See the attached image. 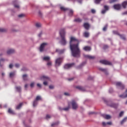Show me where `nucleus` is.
I'll use <instances>...</instances> for the list:
<instances>
[{"label":"nucleus","mask_w":127,"mask_h":127,"mask_svg":"<svg viewBox=\"0 0 127 127\" xmlns=\"http://www.w3.org/2000/svg\"><path fill=\"white\" fill-rule=\"evenodd\" d=\"M80 41L75 37H70L69 41L70 49L73 57H80L81 51L79 47Z\"/></svg>","instance_id":"f257e3e1"},{"label":"nucleus","mask_w":127,"mask_h":127,"mask_svg":"<svg viewBox=\"0 0 127 127\" xmlns=\"http://www.w3.org/2000/svg\"><path fill=\"white\" fill-rule=\"evenodd\" d=\"M64 28L61 29L60 31V35L61 38V43L62 45H66L67 42L65 39V31Z\"/></svg>","instance_id":"f03ea898"},{"label":"nucleus","mask_w":127,"mask_h":127,"mask_svg":"<svg viewBox=\"0 0 127 127\" xmlns=\"http://www.w3.org/2000/svg\"><path fill=\"white\" fill-rule=\"evenodd\" d=\"M41 80L44 81V82H43V84L45 86H47L48 85V82L47 81H49L50 79L49 77L43 75L41 77Z\"/></svg>","instance_id":"7ed1b4c3"},{"label":"nucleus","mask_w":127,"mask_h":127,"mask_svg":"<svg viewBox=\"0 0 127 127\" xmlns=\"http://www.w3.org/2000/svg\"><path fill=\"white\" fill-rule=\"evenodd\" d=\"M61 10L65 11L67 10L68 11V14L69 15H72L73 14V11L72 9H69L68 8H65L64 7L61 6L60 7Z\"/></svg>","instance_id":"20e7f679"},{"label":"nucleus","mask_w":127,"mask_h":127,"mask_svg":"<svg viewBox=\"0 0 127 127\" xmlns=\"http://www.w3.org/2000/svg\"><path fill=\"white\" fill-rule=\"evenodd\" d=\"M46 45H48V44L47 43H42L40 47L39 50L40 52H43L44 51L45 47L46 46Z\"/></svg>","instance_id":"39448f33"},{"label":"nucleus","mask_w":127,"mask_h":127,"mask_svg":"<svg viewBox=\"0 0 127 127\" xmlns=\"http://www.w3.org/2000/svg\"><path fill=\"white\" fill-rule=\"evenodd\" d=\"M62 62V58H58L56 60V61H55L56 66H60Z\"/></svg>","instance_id":"423d86ee"},{"label":"nucleus","mask_w":127,"mask_h":127,"mask_svg":"<svg viewBox=\"0 0 127 127\" xmlns=\"http://www.w3.org/2000/svg\"><path fill=\"white\" fill-rule=\"evenodd\" d=\"M116 86L118 87H120L121 90H124L125 89V85L120 82H118L116 83Z\"/></svg>","instance_id":"0eeeda50"},{"label":"nucleus","mask_w":127,"mask_h":127,"mask_svg":"<svg viewBox=\"0 0 127 127\" xmlns=\"http://www.w3.org/2000/svg\"><path fill=\"white\" fill-rule=\"evenodd\" d=\"M100 63H101L102 64H104L105 65H112L111 62L106 60H101L100 61Z\"/></svg>","instance_id":"6e6552de"},{"label":"nucleus","mask_w":127,"mask_h":127,"mask_svg":"<svg viewBox=\"0 0 127 127\" xmlns=\"http://www.w3.org/2000/svg\"><path fill=\"white\" fill-rule=\"evenodd\" d=\"M113 33L114 34H117V35H119L121 39H123V40H126V37L125 36V35L120 34L119 33L116 31H113Z\"/></svg>","instance_id":"1a4fd4ad"},{"label":"nucleus","mask_w":127,"mask_h":127,"mask_svg":"<svg viewBox=\"0 0 127 127\" xmlns=\"http://www.w3.org/2000/svg\"><path fill=\"white\" fill-rule=\"evenodd\" d=\"M71 105L72 109L76 110L78 108V105L76 104L75 101H72Z\"/></svg>","instance_id":"9d476101"},{"label":"nucleus","mask_w":127,"mask_h":127,"mask_svg":"<svg viewBox=\"0 0 127 127\" xmlns=\"http://www.w3.org/2000/svg\"><path fill=\"white\" fill-rule=\"evenodd\" d=\"M74 65V63L69 64H66L64 66V68L65 69H68L69 68H71V67H72Z\"/></svg>","instance_id":"9b49d317"},{"label":"nucleus","mask_w":127,"mask_h":127,"mask_svg":"<svg viewBox=\"0 0 127 127\" xmlns=\"http://www.w3.org/2000/svg\"><path fill=\"white\" fill-rule=\"evenodd\" d=\"M83 27L86 30H89V28H90V25L88 23H84L83 24Z\"/></svg>","instance_id":"f8f14e48"},{"label":"nucleus","mask_w":127,"mask_h":127,"mask_svg":"<svg viewBox=\"0 0 127 127\" xmlns=\"http://www.w3.org/2000/svg\"><path fill=\"white\" fill-rule=\"evenodd\" d=\"M84 57H85V58H87L88 59H90V60L95 59V56H93L89 55H85Z\"/></svg>","instance_id":"ddd939ff"},{"label":"nucleus","mask_w":127,"mask_h":127,"mask_svg":"<svg viewBox=\"0 0 127 127\" xmlns=\"http://www.w3.org/2000/svg\"><path fill=\"white\" fill-rule=\"evenodd\" d=\"M114 7L115 9H117V10H119V9H121V8H122V5L121 4H115L114 5Z\"/></svg>","instance_id":"4468645a"},{"label":"nucleus","mask_w":127,"mask_h":127,"mask_svg":"<svg viewBox=\"0 0 127 127\" xmlns=\"http://www.w3.org/2000/svg\"><path fill=\"white\" fill-rule=\"evenodd\" d=\"M102 117L106 120H110L111 119V116L109 115L103 114Z\"/></svg>","instance_id":"2eb2a0df"},{"label":"nucleus","mask_w":127,"mask_h":127,"mask_svg":"<svg viewBox=\"0 0 127 127\" xmlns=\"http://www.w3.org/2000/svg\"><path fill=\"white\" fill-rule=\"evenodd\" d=\"M76 88L79 90L81 91H85V88L80 86H76Z\"/></svg>","instance_id":"dca6fc26"},{"label":"nucleus","mask_w":127,"mask_h":127,"mask_svg":"<svg viewBox=\"0 0 127 127\" xmlns=\"http://www.w3.org/2000/svg\"><path fill=\"white\" fill-rule=\"evenodd\" d=\"M109 106L112 107V108L117 109L119 105L117 104L112 103L111 104L109 105Z\"/></svg>","instance_id":"f3484780"},{"label":"nucleus","mask_w":127,"mask_h":127,"mask_svg":"<svg viewBox=\"0 0 127 127\" xmlns=\"http://www.w3.org/2000/svg\"><path fill=\"white\" fill-rule=\"evenodd\" d=\"M102 125L103 127H106L107 125L112 126V122H109L107 123L103 122Z\"/></svg>","instance_id":"a211bd4d"},{"label":"nucleus","mask_w":127,"mask_h":127,"mask_svg":"<svg viewBox=\"0 0 127 127\" xmlns=\"http://www.w3.org/2000/svg\"><path fill=\"white\" fill-rule=\"evenodd\" d=\"M83 49L84 51H91V48L90 46H85Z\"/></svg>","instance_id":"6ab92c4d"},{"label":"nucleus","mask_w":127,"mask_h":127,"mask_svg":"<svg viewBox=\"0 0 127 127\" xmlns=\"http://www.w3.org/2000/svg\"><path fill=\"white\" fill-rule=\"evenodd\" d=\"M15 50L14 49H9L7 51V54L9 55L10 54H12V53H14Z\"/></svg>","instance_id":"aec40b11"},{"label":"nucleus","mask_w":127,"mask_h":127,"mask_svg":"<svg viewBox=\"0 0 127 127\" xmlns=\"http://www.w3.org/2000/svg\"><path fill=\"white\" fill-rule=\"evenodd\" d=\"M70 109V106L69 105H68V106L67 107H66V108H63V109H62L61 107H59V109L60 110V111H62V110H64V111H67L69 110Z\"/></svg>","instance_id":"412c9836"},{"label":"nucleus","mask_w":127,"mask_h":127,"mask_svg":"<svg viewBox=\"0 0 127 127\" xmlns=\"http://www.w3.org/2000/svg\"><path fill=\"white\" fill-rule=\"evenodd\" d=\"M56 52L59 53V54H62L64 52V50H59V49H57L56 50Z\"/></svg>","instance_id":"4be33fe9"},{"label":"nucleus","mask_w":127,"mask_h":127,"mask_svg":"<svg viewBox=\"0 0 127 127\" xmlns=\"http://www.w3.org/2000/svg\"><path fill=\"white\" fill-rule=\"evenodd\" d=\"M23 105V103H20L18 105H17L16 107V110H19L21 108V107Z\"/></svg>","instance_id":"5701e85b"},{"label":"nucleus","mask_w":127,"mask_h":127,"mask_svg":"<svg viewBox=\"0 0 127 127\" xmlns=\"http://www.w3.org/2000/svg\"><path fill=\"white\" fill-rule=\"evenodd\" d=\"M127 117H125L123 119V120L121 122V125H123L125 123L127 122Z\"/></svg>","instance_id":"b1692460"},{"label":"nucleus","mask_w":127,"mask_h":127,"mask_svg":"<svg viewBox=\"0 0 127 127\" xmlns=\"http://www.w3.org/2000/svg\"><path fill=\"white\" fill-rule=\"evenodd\" d=\"M16 2L17 1L16 0L13 1V5L15 8H19V5L18 4H16Z\"/></svg>","instance_id":"393cba45"},{"label":"nucleus","mask_w":127,"mask_h":127,"mask_svg":"<svg viewBox=\"0 0 127 127\" xmlns=\"http://www.w3.org/2000/svg\"><path fill=\"white\" fill-rule=\"evenodd\" d=\"M99 70L101 71H102L105 73L107 72V69L105 68H99Z\"/></svg>","instance_id":"a878e982"},{"label":"nucleus","mask_w":127,"mask_h":127,"mask_svg":"<svg viewBox=\"0 0 127 127\" xmlns=\"http://www.w3.org/2000/svg\"><path fill=\"white\" fill-rule=\"evenodd\" d=\"M15 75V72H10L9 73V77L10 78H12L13 77H14Z\"/></svg>","instance_id":"bb28decb"},{"label":"nucleus","mask_w":127,"mask_h":127,"mask_svg":"<svg viewBox=\"0 0 127 127\" xmlns=\"http://www.w3.org/2000/svg\"><path fill=\"white\" fill-rule=\"evenodd\" d=\"M15 89L18 92H20L21 90V88L20 86H16L15 87Z\"/></svg>","instance_id":"cd10ccee"},{"label":"nucleus","mask_w":127,"mask_h":127,"mask_svg":"<svg viewBox=\"0 0 127 127\" xmlns=\"http://www.w3.org/2000/svg\"><path fill=\"white\" fill-rule=\"evenodd\" d=\"M22 78H23L24 81L27 80V74H23L22 75Z\"/></svg>","instance_id":"c85d7f7f"},{"label":"nucleus","mask_w":127,"mask_h":127,"mask_svg":"<svg viewBox=\"0 0 127 127\" xmlns=\"http://www.w3.org/2000/svg\"><path fill=\"white\" fill-rule=\"evenodd\" d=\"M43 60H45V61H50V58L49 57H44L43 58Z\"/></svg>","instance_id":"c756f323"},{"label":"nucleus","mask_w":127,"mask_h":127,"mask_svg":"<svg viewBox=\"0 0 127 127\" xmlns=\"http://www.w3.org/2000/svg\"><path fill=\"white\" fill-rule=\"evenodd\" d=\"M83 35L85 37H88L89 36V33L88 32H85L83 34Z\"/></svg>","instance_id":"7c9ffc66"},{"label":"nucleus","mask_w":127,"mask_h":127,"mask_svg":"<svg viewBox=\"0 0 127 127\" xmlns=\"http://www.w3.org/2000/svg\"><path fill=\"white\" fill-rule=\"evenodd\" d=\"M8 113L12 115H14L15 114L14 112L11 109H8Z\"/></svg>","instance_id":"2f4dec72"},{"label":"nucleus","mask_w":127,"mask_h":127,"mask_svg":"<svg viewBox=\"0 0 127 127\" xmlns=\"http://www.w3.org/2000/svg\"><path fill=\"white\" fill-rule=\"evenodd\" d=\"M127 5V1H125L124 2H123L122 3V6L124 8H126V7Z\"/></svg>","instance_id":"473e14b6"},{"label":"nucleus","mask_w":127,"mask_h":127,"mask_svg":"<svg viewBox=\"0 0 127 127\" xmlns=\"http://www.w3.org/2000/svg\"><path fill=\"white\" fill-rule=\"evenodd\" d=\"M74 21L75 22H80L82 21V19H81L80 18H76L74 19Z\"/></svg>","instance_id":"72a5a7b5"},{"label":"nucleus","mask_w":127,"mask_h":127,"mask_svg":"<svg viewBox=\"0 0 127 127\" xmlns=\"http://www.w3.org/2000/svg\"><path fill=\"white\" fill-rule=\"evenodd\" d=\"M7 30L4 28H0V32H6Z\"/></svg>","instance_id":"f704fd0d"},{"label":"nucleus","mask_w":127,"mask_h":127,"mask_svg":"<svg viewBox=\"0 0 127 127\" xmlns=\"http://www.w3.org/2000/svg\"><path fill=\"white\" fill-rule=\"evenodd\" d=\"M120 98H127V93L126 94V95L125 96L124 95H121L119 96Z\"/></svg>","instance_id":"c9c22d12"},{"label":"nucleus","mask_w":127,"mask_h":127,"mask_svg":"<svg viewBox=\"0 0 127 127\" xmlns=\"http://www.w3.org/2000/svg\"><path fill=\"white\" fill-rule=\"evenodd\" d=\"M108 25H106L103 28V31H106V30H107V28H108Z\"/></svg>","instance_id":"e433bc0d"},{"label":"nucleus","mask_w":127,"mask_h":127,"mask_svg":"<svg viewBox=\"0 0 127 127\" xmlns=\"http://www.w3.org/2000/svg\"><path fill=\"white\" fill-rule=\"evenodd\" d=\"M41 100V96H37L36 98V101H39V100Z\"/></svg>","instance_id":"4c0bfd02"},{"label":"nucleus","mask_w":127,"mask_h":127,"mask_svg":"<svg viewBox=\"0 0 127 127\" xmlns=\"http://www.w3.org/2000/svg\"><path fill=\"white\" fill-rule=\"evenodd\" d=\"M37 105V101L36 100L34 101L33 103V106L34 107H35Z\"/></svg>","instance_id":"58836bf2"},{"label":"nucleus","mask_w":127,"mask_h":127,"mask_svg":"<svg viewBox=\"0 0 127 127\" xmlns=\"http://www.w3.org/2000/svg\"><path fill=\"white\" fill-rule=\"evenodd\" d=\"M47 65L48 66H52V62L50 61H48V62H47Z\"/></svg>","instance_id":"ea45409f"},{"label":"nucleus","mask_w":127,"mask_h":127,"mask_svg":"<svg viewBox=\"0 0 127 127\" xmlns=\"http://www.w3.org/2000/svg\"><path fill=\"white\" fill-rule=\"evenodd\" d=\"M35 26H36L37 27H40L41 26V24L40 23H36Z\"/></svg>","instance_id":"a19ab883"},{"label":"nucleus","mask_w":127,"mask_h":127,"mask_svg":"<svg viewBox=\"0 0 127 127\" xmlns=\"http://www.w3.org/2000/svg\"><path fill=\"white\" fill-rule=\"evenodd\" d=\"M124 111L121 112V113L119 114V117H122L124 115Z\"/></svg>","instance_id":"79ce46f5"},{"label":"nucleus","mask_w":127,"mask_h":127,"mask_svg":"<svg viewBox=\"0 0 127 127\" xmlns=\"http://www.w3.org/2000/svg\"><path fill=\"white\" fill-rule=\"evenodd\" d=\"M108 48H109V46L107 45H105L103 46V49L105 50V49H108Z\"/></svg>","instance_id":"37998d69"},{"label":"nucleus","mask_w":127,"mask_h":127,"mask_svg":"<svg viewBox=\"0 0 127 127\" xmlns=\"http://www.w3.org/2000/svg\"><path fill=\"white\" fill-rule=\"evenodd\" d=\"M104 9H105V10H106L107 11V10H109V7L108 6L104 5Z\"/></svg>","instance_id":"c03bdc74"},{"label":"nucleus","mask_w":127,"mask_h":127,"mask_svg":"<svg viewBox=\"0 0 127 127\" xmlns=\"http://www.w3.org/2000/svg\"><path fill=\"white\" fill-rule=\"evenodd\" d=\"M102 0H95V3L98 4Z\"/></svg>","instance_id":"a18cd8bd"},{"label":"nucleus","mask_w":127,"mask_h":127,"mask_svg":"<svg viewBox=\"0 0 127 127\" xmlns=\"http://www.w3.org/2000/svg\"><path fill=\"white\" fill-rule=\"evenodd\" d=\"M51 117L50 115H46V119L47 120H48V119H51Z\"/></svg>","instance_id":"49530a36"},{"label":"nucleus","mask_w":127,"mask_h":127,"mask_svg":"<svg viewBox=\"0 0 127 127\" xmlns=\"http://www.w3.org/2000/svg\"><path fill=\"white\" fill-rule=\"evenodd\" d=\"M25 16V14H20L19 15H18V17L20 18L23 17Z\"/></svg>","instance_id":"de8ad7c7"},{"label":"nucleus","mask_w":127,"mask_h":127,"mask_svg":"<svg viewBox=\"0 0 127 127\" xmlns=\"http://www.w3.org/2000/svg\"><path fill=\"white\" fill-rule=\"evenodd\" d=\"M58 124H59V123H53V124L51 125V127H54L55 126L57 125H58Z\"/></svg>","instance_id":"09e8293b"},{"label":"nucleus","mask_w":127,"mask_h":127,"mask_svg":"<svg viewBox=\"0 0 127 127\" xmlns=\"http://www.w3.org/2000/svg\"><path fill=\"white\" fill-rule=\"evenodd\" d=\"M34 86V82H32L30 84V87L33 88Z\"/></svg>","instance_id":"8fccbe9b"},{"label":"nucleus","mask_w":127,"mask_h":127,"mask_svg":"<svg viewBox=\"0 0 127 127\" xmlns=\"http://www.w3.org/2000/svg\"><path fill=\"white\" fill-rule=\"evenodd\" d=\"M117 1H118V0H110V3H113V2H116Z\"/></svg>","instance_id":"3c124183"},{"label":"nucleus","mask_w":127,"mask_h":127,"mask_svg":"<svg viewBox=\"0 0 127 127\" xmlns=\"http://www.w3.org/2000/svg\"><path fill=\"white\" fill-rule=\"evenodd\" d=\"M20 65L18 64H15V66L16 67V68H19Z\"/></svg>","instance_id":"603ef678"},{"label":"nucleus","mask_w":127,"mask_h":127,"mask_svg":"<svg viewBox=\"0 0 127 127\" xmlns=\"http://www.w3.org/2000/svg\"><path fill=\"white\" fill-rule=\"evenodd\" d=\"M113 92V89L112 88H110L109 90V93H112Z\"/></svg>","instance_id":"864d4df0"},{"label":"nucleus","mask_w":127,"mask_h":127,"mask_svg":"<svg viewBox=\"0 0 127 127\" xmlns=\"http://www.w3.org/2000/svg\"><path fill=\"white\" fill-rule=\"evenodd\" d=\"M49 88H50V89H53L54 88V87L53 85H50V86H49Z\"/></svg>","instance_id":"5fc2aeb1"},{"label":"nucleus","mask_w":127,"mask_h":127,"mask_svg":"<svg viewBox=\"0 0 127 127\" xmlns=\"http://www.w3.org/2000/svg\"><path fill=\"white\" fill-rule=\"evenodd\" d=\"M107 10H106L105 9H103L102 11V14H104L106 12Z\"/></svg>","instance_id":"6e6d98bb"},{"label":"nucleus","mask_w":127,"mask_h":127,"mask_svg":"<svg viewBox=\"0 0 127 127\" xmlns=\"http://www.w3.org/2000/svg\"><path fill=\"white\" fill-rule=\"evenodd\" d=\"M43 33L42 32H40V33L38 34L39 37H41V35H42Z\"/></svg>","instance_id":"4d7b16f0"},{"label":"nucleus","mask_w":127,"mask_h":127,"mask_svg":"<svg viewBox=\"0 0 127 127\" xmlns=\"http://www.w3.org/2000/svg\"><path fill=\"white\" fill-rule=\"evenodd\" d=\"M91 12L92 13H95L96 12V10L95 9H91Z\"/></svg>","instance_id":"13d9d810"},{"label":"nucleus","mask_w":127,"mask_h":127,"mask_svg":"<svg viewBox=\"0 0 127 127\" xmlns=\"http://www.w3.org/2000/svg\"><path fill=\"white\" fill-rule=\"evenodd\" d=\"M13 67V64H10L9 65V68H10V69H11V68H12Z\"/></svg>","instance_id":"bf43d9fd"},{"label":"nucleus","mask_w":127,"mask_h":127,"mask_svg":"<svg viewBox=\"0 0 127 127\" xmlns=\"http://www.w3.org/2000/svg\"><path fill=\"white\" fill-rule=\"evenodd\" d=\"M64 95L65 96H69V93H66V92H65V93H64Z\"/></svg>","instance_id":"052dcab7"},{"label":"nucleus","mask_w":127,"mask_h":127,"mask_svg":"<svg viewBox=\"0 0 127 127\" xmlns=\"http://www.w3.org/2000/svg\"><path fill=\"white\" fill-rule=\"evenodd\" d=\"M37 87H38L39 88H41V85L40 84H39V83H38L37 84Z\"/></svg>","instance_id":"680f3d73"},{"label":"nucleus","mask_w":127,"mask_h":127,"mask_svg":"<svg viewBox=\"0 0 127 127\" xmlns=\"http://www.w3.org/2000/svg\"><path fill=\"white\" fill-rule=\"evenodd\" d=\"M73 79H74L73 78H69V79H68V80L69 81H70L73 80Z\"/></svg>","instance_id":"e2e57ef3"},{"label":"nucleus","mask_w":127,"mask_h":127,"mask_svg":"<svg viewBox=\"0 0 127 127\" xmlns=\"http://www.w3.org/2000/svg\"><path fill=\"white\" fill-rule=\"evenodd\" d=\"M22 71H26V68L25 67H24L23 68H22L21 69Z\"/></svg>","instance_id":"0e129e2a"},{"label":"nucleus","mask_w":127,"mask_h":127,"mask_svg":"<svg viewBox=\"0 0 127 127\" xmlns=\"http://www.w3.org/2000/svg\"><path fill=\"white\" fill-rule=\"evenodd\" d=\"M24 87H25V89H27V87H28V84H25V86H24Z\"/></svg>","instance_id":"69168bd1"},{"label":"nucleus","mask_w":127,"mask_h":127,"mask_svg":"<svg viewBox=\"0 0 127 127\" xmlns=\"http://www.w3.org/2000/svg\"><path fill=\"white\" fill-rule=\"evenodd\" d=\"M94 114V112H89V115H93Z\"/></svg>","instance_id":"338daca9"},{"label":"nucleus","mask_w":127,"mask_h":127,"mask_svg":"<svg viewBox=\"0 0 127 127\" xmlns=\"http://www.w3.org/2000/svg\"><path fill=\"white\" fill-rule=\"evenodd\" d=\"M93 79V77H89V80H92Z\"/></svg>","instance_id":"774afa93"}]
</instances>
